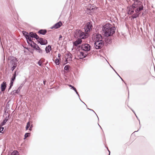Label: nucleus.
Here are the masks:
<instances>
[{
  "label": "nucleus",
  "mask_w": 155,
  "mask_h": 155,
  "mask_svg": "<svg viewBox=\"0 0 155 155\" xmlns=\"http://www.w3.org/2000/svg\"><path fill=\"white\" fill-rule=\"evenodd\" d=\"M132 8L135 11V13L131 16L132 18L134 19L138 17L140 14L139 12L142 11L143 8V5L140 2H134L132 5Z\"/></svg>",
  "instance_id": "obj_1"
},
{
  "label": "nucleus",
  "mask_w": 155,
  "mask_h": 155,
  "mask_svg": "<svg viewBox=\"0 0 155 155\" xmlns=\"http://www.w3.org/2000/svg\"><path fill=\"white\" fill-rule=\"evenodd\" d=\"M115 28L112 27L109 24H106L103 28V30L104 33V35L106 37L111 36L114 32Z\"/></svg>",
  "instance_id": "obj_2"
},
{
  "label": "nucleus",
  "mask_w": 155,
  "mask_h": 155,
  "mask_svg": "<svg viewBox=\"0 0 155 155\" xmlns=\"http://www.w3.org/2000/svg\"><path fill=\"white\" fill-rule=\"evenodd\" d=\"M102 38L101 35L99 34H94L92 37V40L94 42L102 40Z\"/></svg>",
  "instance_id": "obj_3"
},
{
  "label": "nucleus",
  "mask_w": 155,
  "mask_h": 155,
  "mask_svg": "<svg viewBox=\"0 0 155 155\" xmlns=\"http://www.w3.org/2000/svg\"><path fill=\"white\" fill-rule=\"evenodd\" d=\"M32 38H34L37 39L38 38V36L32 32L30 33V35L28 36L26 38L28 41H31Z\"/></svg>",
  "instance_id": "obj_4"
},
{
  "label": "nucleus",
  "mask_w": 155,
  "mask_h": 155,
  "mask_svg": "<svg viewBox=\"0 0 155 155\" xmlns=\"http://www.w3.org/2000/svg\"><path fill=\"white\" fill-rule=\"evenodd\" d=\"M94 42V46L97 49L100 48L103 45V41L102 40H100L99 41H96Z\"/></svg>",
  "instance_id": "obj_5"
},
{
  "label": "nucleus",
  "mask_w": 155,
  "mask_h": 155,
  "mask_svg": "<svg viewBox=\"0 0 155 155\" xmlns=\"http://www.w3.org/2000/svg\"><path fill=\"white\" fill-rule=\"evenodd\" d=\"M92 27V24L90 22H88L84 27V30L86 32H88L91 30Z\"/></svg>",
  "instance_id": "obj_6"
},
{
  "label": "nucleus",
  "mask_w": 155,
  "mask_h": 155,
  "mask_svg": "<svg viewBox=\"0 0 155 155\" xmlns=\"http://www.w3.org/2000/svg\"><path fill=\"white\" fill-rule=\"evenodd\" d=\"M81 48L83 50L86 51H88L90 50V45L87 44L83 45H82Z\"/></svg>",
  "instance_id": "obj_7"
},
{
  "label": "nucleus",
  "mask_w": 155,
  "mask_h": 155,
  "mask_svg": "<svg viewBox=\"0 0 155 155\" xmlns=\"http://www.w3.org/2000/svg\"><path fill=\"white\" fill-rule=\"evenodd\" d=\"M87 54L82 52H80L78 53V59H82L86 57Z\"/></svg>",
  "instance_id": "obj_8"
},
{
  "label": "nucleus",
  "mask_w": 155,
  "mask_h": 155,
  "mask_svg": "<svg viewBox=\"0 0 155 155\" xmlns=\"http://www.w3.org/2000/svg\"><path fill=\"white\" fill-rule=\"evenodd\" d=\"M38 42L41 45H45L47 44V40L42 38H38Z\"/></svg>",
  "instance_id": "obj_9"
},
{
  "label": "nucleus",
  "mask_w": 155,
  "mask_h": 155,
  "mask_svg": "<svg viewBox=\"0 0 155 155\" xmlns=\"http://www.w3.org/2000/svg\"><path fill=\"white\" fill-rule=\"evenodd\" d=\"M65 57L66 61H70L72 60L71 54L70 53L66 54Z\"/></svg>",
  "instance_id": "obj_10"
},
{
  "label": "nucleus",
  "mask_w": 155,
  "mask_h": 155,
  "mask_svg": "<svg viewBox=\"0 0 155 155\" xmlns=\"http://www.w3.org/2000/svg\"><path fill=\"white\" fill-rule=\"evenodd\" d=\"M88 34L87 33H86V34H84V32H82L81 31L80 35L79 38H80L81 39H85L87 38L88 37Z\"/></svg>",
  "instance_id": "obj_11"
},
{
  "label": "nucleus",
  "mask_w": 155,
  "mask_h": 155,
  "mask_svg": "<svg viewBox=\"0 0 155 155\" xmlns=\"http://www.w3.org/2000/svg\"><path fill=\"white\" fill-rule=\"evenodd\" d=\"M81 31L80 30H76L75 31L74 37L75 38H79Z\"/></svg>",
  "instance_id": "obj_12"
},
{
  "label": "nucleus",
  "mask_w": 155,
  "mask_h": 155,
  "mask_svg": "<svg viewBox=\"0 0 155 155\" xmlns=\"http://www.w3.org/2000/svg\"><path fill=\"white\" fill-rule=\"evenodd\" d=\"M82 42V40L81 39H78L75 41L74 42V45L75 46H77L78 45L81 43Z\"/></svg>",
  "instance_id": "obj_13"
},
{
  "label": "nucleus",
  "mask_w": 155,
  "mask_h": 155,
  "mask_svg": "<svg viewBox=\"0 0 155 155\" xmlns=\"http://www.w3.org/2000/svg\"><path fill=\"white\" fill-rule=\"evenodd\" d=\"M6 87V83L4 82L1 85V89L2 91H4Z\"/></svg>",
  "instance_id": "obj_14"
},
{
  "label": "nucleus",
  "mask_w": 155,
  "mask_h": 155,
  "mask_svg": "<svg viewBox=\"0 0 155 155\" xmlns=\"http://www.w3.org/2000/svg\"><path fill=\"white\" fill-rule=\"evenodd\" d=\"M128 14L130 15H131L133 14V13H134V8H132V7L128 8Z\"/></svg>",
  "instance_id": "obj_15"
},
{
  "label": "nucleus",
  "mask_w": 155,
  "mask_h": 155,
  "mask_svg": "<svg viewBox=\"0 0 155 155\" xmlns=\"http://www.w3.org/2000/svg\"><path fill=\"white\" fill-rule=\"evenodd\" d=\"M61 22H60L55 24L54 25V27L55 28H58L61 27Z\"/></svg>",
  "instance_id": "obj_16"
},
{
  "label": "nucleus",
  "mask_w": 155,
  "mask_h": 155,
  "mask_svg": "<svg viewBox=\"0 0 155 155\" xmlns=\"http://www.w3.org/2000/svg\"><path fill=\"white\" fill-rule=\"evenodd\" d=\"M51 50V47L50 45H48L45 48V51L47 53L50 52Z\"/></svg>",
  "instance_id": "obj_17"
},
{
  "label": "nucleus",
  "mask_w": 155,
  "mask_h": 155,
  "mask_svg": "<svg viewBox=\"0 0 155 155\" xmlns=\"http://www.w3.org/2000/svg\"><path fill=\"white\" fill-rule=\"evenodd\" d=\"M27 41L28 44L30 45L32 48L34 47V46L35 45V44L33 41H28V40Z\"/></svg>",
  "instance_id": "obj_18"
},
{
  "label": "nucleus",
  "mask_w": 155,
  "mask_h": 155,
  "mask_svg": "<svg viewBox=\"0 0 155 155\" xmlns=\"http://www.w3.org/2000/svg\"><path fill=\"white\" fill-rule=\"evenodd\" d=\"M7 120L8 119L7 118V117H6L5 118V119L0 124V125L2 126L4 125Z\"/></svg>",
  "instance_id": "obj_19"
},
{
  "label": "nucleus",
  "mask_w": 155,
  "mask_h": 155,
  "mask_svg": "<svg viewBox=\"0 0 155 155\" xmlns=\"http://www.w3.org/2000/svg\"><path fill=\"white\" fill-rule=\"evenodd\" d=\"M46 32V31L45 30H40L38 31V33L42 35H45Z\"/></svg>",
  "instance_id": "obj_20"
},
{
  "label": "nucleus",
  "mask_w": 155,
  "mask_h": 155,
  "mask_svg": "<svg viewBox=\"0 0 155 155\" xmlns=\"http://www.w3.org/2000/svg\"><path fill=\"white\" fill-rule=\"evenodd\" d=\"M23 33L26 38L29 35L28 33L25 31H23Z\"/></svg>",
  "instance_id": "obj_21"
},
{
  "label": "nucleus",
  "mask_w": 155,
  "mask_h": 155,
  "mask_svg": "<svg viewBox=\"0 0 155 155\" xmlns=\"http://www.w3.org/2000/svg\"><path fill=\"white\" fill-rule=\"evenodd\" d=\"M11 155H19L18 152L17 151H14L12 153Z\"/></svg>",
  "instance_id": "obj_22"
},
{
  "label": "nucleus",
  "mask_w": 155,
  "mask_h": 155,
  "mask_svg": "<svg viewBox=\"0 0 155 155\" xmlns=\"http://www.w3.org/2000/svg\"><path fill=\"white\" fill-rule=\"evenodd\" d=\"M30 126V124L29 122H28L27 123V125L26 127V130H27L28 129L29 127Z\"/></svg>",
  "instance_id": "obj_23"
},
{
  "label": "nucleus",
  "mask_w": 155,
  "mask_h": 155,
  "mask_svg": "<svg viewBox=\"0 0 155 155\" xmlns=\"http://www.w3.org/2000/svg\"><path fill=\"white\" fill-rule=\"evenodd\" d=\"M33 48H35L37 50H39L40 49L39 47L36 44H35V45L34 46V47H33Z\"/></svg>",
  "instance_id": "obj_24"
},
{
  "label": "nucleus",
  "mask_w": 155,
  "mask_h": 155,
  "mask_svg": "<svg viewBox=\"0 0 155 155\" xmlns=\"http://www.w3.org/2000/svg\"><path fill=\"white\" fill-rule=\"evenodd\" d=\"M16 72L15 71L12 78L11 80L14 81L15 79Z\"/></svg>",
  "instance_id": "obj_25"
},
{
  "label": "nucleus",
  "mask_w": 155,
  "mask_h": 155,
  "mask_svg": "<svg viewBox=\"0 0 155 155\" xmlns=\"http://www.w3.org/2000/svg\"><path fill=\"white\" fill-rule=\"evenodd\" d=\"M59 59L58 58L55 59V62L56 65H58L59 64Z\"/></svg>",
  "instance_id": "obj_26"
},
{
  "label": "nucleus",
  "mask_w": 155,
  "mask_h": 155,
  "mask_svg": "<svg viewBox=\"0 0 155 155\" xmlns=\"http://www.w3.org/2000/svg\"><path fill=\"white\" fill-rule=\"evenodd\" d=\"M69 87H71L72 88H73V89L76 92V93L77 94H78V93L77 92V91L76 90V88L74 87L73 86H72L71 85H69Z\"/></svg>",
  "instance_id": "obj_27"
},
{
  "label": "nucleus",
  "mask_w": 155,
  "mask_h": 155,
  "mask_svg": "<svg viewBox=\"0 0 155 155\" xmlns=\"http://www.w3.org/2000/svg\"><path fill=\"white\" fill-rule=\"evenodd\" d=\"M30 136V133H26L25 135V138H24L25 139L27 137L29 136Z\"/></svg>",
  "instance_id": "obj_28"
},
{
  "label": "nucleus",
  "mask_w": 155,
  "mask_h": 155,
  "mask_svg": "<svg viewBox=\"0 0 155 155\" xmlns=\"http://www.w3.org/2000/svg\"><path fill=\"white\" fill-rule=\"evenodd\" d=\"M70 66L69 65H66L64 68V69L65 70H68Z\"/></svg>",
  "instance_id": "obj_29"
},
{
  "label": "nucleus",
  "mask_w": 155,
  "mask_h": 155,
  "mask_svg": "<svg viewBox=\"0 0 155 155\" xmlns=\"http://www.w3.org/2000/svg\"><path fill=\"white\" fill-rule=\"evenodd\" d=\"M13 81H12V80L11 81V82L10 83V86L9 87V89H10L11 88V87H12V86L13 84Z\"/></svg>",
  "instance_id": "obj_30"
},
{
  "label": "nucleus",
  "mask_w": 155,
  "mask_h": 155,
  "mask_svg": "<svg viewBox=\"0 0 155 155\" xmlns=\"http://www.w3.org/2000/svg\"><path fill=\"white\" fill-rule=\"evenodd\" d=\"M2 126L0 125V133H2V132L3 131L4 129L3 127H2Z\"/></svg>",
  "instance_id": "obj_31"
},
{
  "label": "nucleus",
  "mask_w": 155,
  "mask_h": 155,
  "mask_svg": "<svg viewBox=\"0 0 155 155\" xmlns=\"http://www.w3.org/2000/svg\"><path fill=\"white\" fill-rule=\"evenodd\" d=\"M38 64H39V65L40 66H41V64H42V62L40 60L38 62Z\"/></svg>",
  "instance_id": "obj_32"
},
{
  "label": "nucleus",
  "mask_w": 155,
  "mask_h": 155,
  "mask_svg": "<svg viewBox=\"0 0 155 155\" xmlns=\"http://www.w3.org/2000/svg\"><path fill=\"white\" fill-rule=\"evenodd\" d=\"M33 127V125L32 124H31L30 126V127L29 128V130H32V127Z\"/></svg>",
  "instance_id": "obj_33"
},
{
  "label": "nucleus",
  "mask_w": 155,
  "mask_h": 155,
  "mask_svg": "<svg viewBox=\"0 0 155 155\" xmlns=\"http://www.w3.org/2000/svg\"><path fill=\"white\" fill-rule=\"evenodd\" d=\"M16 67V66H13L12 68V71H13V70Z\"/></svg>",
  "instance_id": "obj_34"
},
{
  "label": "nucleus",
  "mask_w": 155,
  "mask_h": 155,
  "mask_svg": "<svg viewBox=\"0 0 155 155\" xmlns=\"http://www.w3.org/2000/svg\"><path fill=\"white\" fill-rule=\"evenodd\" d=\"M38 51V52L40 53H42V50H41L40 48V50H39Z\"/></svg>",
  "instance_id": "obj_35"
},
{
  "label": "nucleus",
  "mask_w": 155,
  "mask_h": 155,
  "mask_svg": "<svg viewBox=\"0 0 155 155\" xmlns=\"http://www.w3.org/2000/svg\"><path fill=\"white\" fill-rule=\"evenodd\" d=\"M60 56H61V55L60 54H58V58L59 59H60Z\"/></svg>",
  "instance_id": "obj_36"
},
{
  "label": "nucleus",
  "mask_w": 155,
  "mask_h": 155,
  "mask_svg": "<svg viewBox=\"0 0 155 155\" xmlns=\"http://www.w3.org/2000/svg\"><path fill=\"white\" fill-rule=\"evenodd\" d=\"M62 38V36L61 35H60L59 37V39H60V38Z\"/></svg>",
  "instance_id": "obj_37"
},
{
  "label": "nucleus",
  "mask_w": 155,
  "mask_h": 155,
  "mask_svg": "<svg viewBox=\"0 0 155 155\" xmlns=\"http://www.w3.org/2000/svg\"><path fill=\"white\" fill-rule=\"evenodd\" d=\"M46 81H44V84H45V83Z\"/></svg>",
  "instance_id": "obj_38"
},
{
  "label": "nucleus",
  "mask_w": 155,
  "mask_h": 155,
  "mask_svg": "<svg viewBox=\"0 0 155 155\" xmlns=\"http://www.w3.org/2000/svg\"><path fill=\"white\" fill-rule=\"evenodd\" d=\"M109 155H110V152L109 151Z\"/></svg>",
  "instance_id": "obj_39"
}]
</instances>
